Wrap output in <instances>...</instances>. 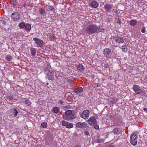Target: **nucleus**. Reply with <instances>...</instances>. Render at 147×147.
Instances as JSON below:
<instances>
[{
	"mask_svg": "<svg viewBox=\"0 0 147 147\" xmlns=\"http://www.w3.org/2000/svg\"><path fill=\"white\" fill-rule=\"evenodd\" d=\"M121 23L120 20L119 18L117 20V23L119 24H121Z\"/></svg>",
	"mask_w": 147,
	"mask_h": 147,
	"instance_id": "obj_38",
	"label": "nucleus"
},
{
	"mask_svg": "<svg viewBox=\"0 0 147 147\" xmlns=\"http://www.w3.org/2000/svg\"><path fill=\"white\" fill-rule=\"evenodd\" d=\"M88 121V124L91 125H95L96 123V120L94 116L90 117Z\"/></svg>",
	"mask_w": 147,
	"mask_h": 147,
	"instance_id": "obj_10",
	"label": "nucleus"
},
{
	"mask_svg": "<svg viewBox=\"0 0 147 147\" xmlns=\"http://www.w3.org/2000/svg\"><path fill=\"white\" fill-rule=\"evenodd\" d=\"M91 6L94 8H97L98 6V4L96 1H93L91 3Z\"/></svg>",
	"mask_w": 147,
	"mask_h": 147,
	"instance_id": "obj_19",
	"label": "nucleus"
},
{
	"mask_svg": "<svg viewBox=\"0 0 147 147\" xmlns=\"http://www.w3.org/2000/svg\"><path fill=\"white\" fill-rule=\"evenodd\" d=\"M113 11H114V9H113V11H112V12H113Z\"/></svg>",
	"mask_w": 147,
	"mask_h": 147,
	"instance_id": "obj_49",
	"label": "nucleus"
},
{
	"mask_svg": "<svg viewBox=\"0 0 147 147\" xmlns=\"http://www.w3.org/2000/svg\"><path fill=\"white\" fill-rule=\"evenodd\" d=\"M146 78L147 79V76H146Z\"/></svg>",
	"mask_w": 147,
	"mask_h": 147,
	"instance_id": "obj_50",
	"label": "nucleus"
},
{
	"mask_svg": "<svg viewBox=\"0 0 147 147\" xmlns=\"http://www.w3.org/2000/svg\"><path fill=\"white\" fill-rule=\"evenodd\" d=\"M77 70L80 71H82L84 69V67H83V65L81 64H79L77 66Z\"/></svg>",
	"mask_w": 147,
	"mask_h": 147,
	"instance_id": "obj_13",
	"label": "nucleus"
},
{
	"mask_svg": "<svg viewBox=\"0 0 147 147\" xmlns=\"http://www.w3.org/2000/svg\"><path fill=\"white\" fill-rule=\"evenodd\" d=\"M63 102L61 100H60L59 102V103L61 105H63Z\"/></svg>",
	"mask_w": 147,
	"mask_h": 147,
	"instance_id": "obj_43",
	"label": "nucleus"
},
{
	"mask_svg": "<svg viewBox=\"0 0 147 147\" xmlns=\"http://www.w3.org/2000/svg\"><path fill=\"white\" fill-rule=\"evenodd\" d=\"M25 29L27 30H30L31 28V25L28 23L26 24L25 25Z\"/></svg>",
	"mask_w": 147,
	"mask_h": 147,
	"instance_id": "obj_24",
	"label": "nucleus"
},
{
	"mask_svg": "<svg viewBox=\"0 0 147 147\" xmlns=\"http://www.w3.org/2000/svg\"><path fill=\"white\" fill-rule=\"evenodd\" d=\"M89 113V111L88 110H85L80 114V116L84 119H87L88 117Z\"/></svg>",
	"mask_w": 147,
	"mask_h": 147,
	"instance_id": "obj_7",
	"label": "nucleus"
},
{
	"mask_svg": "<svg viewBox=\"0 0 147 147\" xmlns=\"http://www.w3.org/2000/svg\"><path fill=\"white\" fill-rule=\"evenodd\" d=\"M109 67L108 65V63H106L104 65V67L105 68H108Z\"/></svg>",
	"mask_w": 147,
	"mask_h": 147,
	"instance_id": "obj_40",
	"label": "nucleus"
},
{
	"mask_svg": "<svg viewBox=\"0 0 147 147\" xmlns=\"http://www.w3.org/2000/svg\"><path fill=\"white\" fill-rule=\"evenodd\" d=\"M141 32L142 33H144L146 31V30H145V28L144 27H142L141 29Z\"/></svg>",
	"mask_w": 147,
	"mask_h": 147,
	"instance_id": "obj_36",
	"label": "nucleus"
},
{
	"mask_svg": "<svg viewBox=\"0 0 147 147\" xmlns=\"http://www.w3.org/2000/svg\"><path fill=\"white\" fill-rule=\"evenodd\" d=\"M13 113H14V117H16L17 116V114L18 113V111L17 110L14 108L13 109Z\"/></svg>",
	"mask_w": 147,
	"mask_h": 147,
	"instance_id": "obj_30",
	"label": "nucleus"
},
{
	"mask_svg": "<svg viewBox=\"0 0 147 147\" xmlns=\"http://www.w3.org/2000/svg\"><path fill=\"white\" fill-rule=\"evenodd\" d=\"M133 88L135 92L138 94H140L142 96H144L145 92L140 88L139 86L137 85H134L133 87Z\"/></svg>",
	"mask_w": 147,
	"mask_h": 147,
	"instance_id": "obj_3",
	"label": "nucleus"
},
{
	"mask_svg": "<svg viewBox=\"0 0 147 147\" xmlns=\"http://www.w3.org/2000/svg\"><path fill=\"white\" fill-rule=\"evenodd\" d=\"M85 123L84 122H83L82 123H81L80 122H78L76 124V127L79 128H81L83 127V124H84Z\"/></svg>",
	"mask_w": 147,
	"mask_h": 147,
	"instance_id": "obj_21",
	"label": "nucleus"
},
{
	"mask_svg": "<svg viewBox=\"0 0 147 147\" xmlns=\"http://www.w3.org/2000/svg\"><path fill=\"white\" fill-rule=\"evenodd\" d=\"M112 132L114 135H118L121 134L122 130L119 128L115 127L113 129Z\"/></svg>",
	"mask_w": 147,
	"mask_h": 147,
	"instance_id": "obj_9",
	"label": "nucleus"
},
{
	"mask_svg": "<svg viewBox=\"0 0 147 147\" xmlns=\"http://www.w3.org/2000/svg\"><path fill=\"white\" fill-rule=\"evenodd\" d=\"M51 68V66L49 64H47L46 67L45 68L44 71L45 72H49L50 71V69Z\"/></svg>",
	"mask_w": 147,
	"mask_h": 147,
	"instance_id": "obj_22",
	"label": "nucleus"
},
{
	"mask_svg": "<svg viewBox=\"0 0 147 147\" xmlns=\"http://www.w3.org/2000/svg\"><path fill=\"white\" fill-rule=\"evenodd\" d=\"M75 147H79V146H78L77 145V146H75Z\"/></svg>",
	"mask_w": 147,
	"mask_h": 147,
	"instance_id": "obj_48",
	"label": "nucleus"
},
{
	"mask_svg": "<svg viewBox=\"0 0 147 147\" xmlns=\"http://www.w3.org/2000/svg\"><path fill=\"white\" fill-rule=\"evenodd\" d=\"M137 23V21L134 20H131L129 22V24L131 26H135Z\"/></svg>",
	"mask_w": 147,
	"mask_h": 147,
	"instance_id": "obj_20",
	"label": "nucleus"
},
{
	"mask_svg": "<svg viewBox=\"0 0 147 147\" xmlns=\"http://www.w3.org/2000/svg\"><path fill=\"white\" fill-rule=\"evenodd\" d=\"M55 11L54 7L52 6H50L49 8V13L50 15H53L55 13Z\"/></svg>",
	"mask_w": 147,
	"mask_h": 147,
	"instance_id": "obj_18",
	"label": "nucleus"
},
{
	"mask_svg": "<svg viewBox=\"0 0 147 147\" xmlns=\"http://www.w3.org/2000/svg\"><path fill=\"white\" fill-rule=\"evenodd\" d=\"M25 23L24 22L20 23L19 24V26L20 28H24V27H25Z\"/></svg>",
	"mask_w": 147,
	"mask_h": 147,
	"instance_id": "obj_29",
	"label": "nucleus"
},
{
	"mask_svg": "<svg viewBox=\"0 0 147 147\" xmlns=\"http://www.w3.org/2000/svg\"><path fill=\"white\" fill-rule=\"evenodd\" d=\"M25 104L28 106L30 105L31 103L30 101L28 100L25 101Z\"/></svg>",
	"mask_w": 147,
	"mask_h": 147,
	"instance_id": "obj_34",
	"label": "nucleus"
},
{
	"mask_svg": "<svg viewBox=\"0 0 147 147\" xmlns=\"http://www.w3.org/2000/svg\"><path fill=\"white\" fill-rule=\"evenodd\" d=\"M10 3L11 5L15 7L17 6L19 4L16 0H10Z\"/></svg>",
	"mask_w": 147,
	"mask_h": 147,
	"instance_id": "obj_14",
	"label": "nucleus"
},
{
	"mask_svg": "<svg viewBox=\"0 0 147 147\" xmlns=\"http://www.w3.org/2000/svg\"><path fill=\"white\" fill-rule=\"evenodd\" d=\"M84 134L86 136H88L89 135V133L88 131H85L84 132Z\"/></svg>",
	"mask_w": 147,
	"mask_h": 147,
	"instance_id": "obj_39",
	"label": "nucleus"
},
{
	"mask_svg": "<svg viewBox=\"0 0 147 147\" xmlns=\"http://www.w3.org/2000/svg\"><path fill=\"white\" fill-rule=\"evenodd\" d=\"M53 111L55 113H57L59 112V109L58 107H55L53 108Z\"/></svg>",
	"mask_w": 147,
	"mask_h": 147,
	"instance_id": "obj_25",
	"label": "nucleus"
},
{
	"mask_svg": "<svg viewBox=\"0 0 147 147\" xmlns=\"http://www.w3.org/2000/svg\"><path fill=\"white\" fill-rule=\"evenodd\" d=\"M122 50L123 52H126L127 51V47L126 45H123L122 47Z\"/></svg>",
	"mask_w": 147,
	"mask_h": 147,
	"instance_id": "obj_28",
	"label": "nucleus"
},
{
	"mask_svg": "<svg viewBox=\"0 0 147 147\" xmlns=\"http://www.w3.org/2000/svg\"><path fill=\"white\" fill-rule=\"evenodd\" d=\"M31 53L33 55H34L36 53V51L34 49H32L31 50Z\"/></svg>",
	"mask_w": 147,
	"mask_h": 147,
	"instance_id": "obj_33",
	"label": "nucleus"
},
{
	"mask_svg": "<svg viewBox=\"0 0 147 147\" xmlns=\"http://www.w3.org/2000/svg\"><path fill=\"white\" fill-rule=\"evenodd\" d=\"M76 115L74 113V111L67 110L65 112V115H63V119L66 120L74 119L76 118Z\"/></svg>",
	"mask_w": 147,
	"mask_h": 147,
	"instance_id": "obj_2",
	"label": "nucleus"
},
{
	"mask_svg": "<svg viewBox=\"0 0 147 147\" xmlns=\"http://www.w3.org/2000/svg\"><path fill=\"white\" fill-rule=\"evenodd\" d=\"M143 110L144 111H146V113H147V108H144Z\"/></svg>",
	"mask_w": 147,
	"mask_h": 147,
	"instance_id": "obj_45",
	"label": "nucleus"
},
{
	"mask_svg": "<svg viewBox=\"0 0 147 147\" xmlns=\"http://www.w3.org/2000/svg\"><path fill=\"white\" fill-rule=\"evenodd\" d=\"M47 76L49 80H53L54 79V73L51 71H49L47 73Z\"/></svg>",
	"mask_w": 147,
	"mask_h": 147,
	"instance_id": "obj_11",
	"label": "nucleus"
},
{
	"mask_svg": "<svg viewBox=\"0 0 147 147\" xmlns=\"http://www.w3.org/2000/svg\"><path fill=\"white\" fill-rule=\"evenodd\" d=\"M99 26L94 24H92L88 26L85 29V32L89 35L97 32H99Z\"/></svg>",
	"mask_w": 147,
	"mask_h": 147,
	"instance_id": "obj_1",
	"label": "nucleus"
},
{
	"mask_svg": "<svg viewBox=\"0 0 147 147\" xmlns=\"http://www.w3.org/2000/svg\"><path fill=\"white\" fill-rule=\"evenodd\" d=\"M103 53L104 55L107 56L110 54L111 51L108 48L105 49L103 51Z\"/></svg>",
	"mask_w": 147,
	"mask_h": 147,
	"instance_id": "obj_17",
	"label": "nucleus"
},
{
	"mask_svg": "<svg viewBox=\"0 0 147 147\" xmlns=\"http://www.w3.org/2000/svg\"><path fill=\"white\" fill-rule=\"evenodd\" d=\"M104 141V140L103 139H98L97 140V142L98 143L102 142Z\"/></svg>",
	"mask_w": 147,
	"mask_h": 147,
	"instance_id": "obj_31",
	"label": "nucleus"
},
{
	"mask_svg": "<svg viewBox=\"0 0 147 147\" xmlns=\"http://www.w3.org/2000/svg\"><path fill=\"white\" fill-rule=\"evenodd\" d=\"M73 127V124L69 123L67 122L66 127L68 128H71Z\"/></svg>",
	"mask_w": 147,
	"mask_h": 147,
	"instance_id": "obj_27",
	"label": "nucleus"
},
{
	"mask_svg": "<svg viewBox=\"0 0 147 147\" xmlns=\"http://www.w3.org/2000/svg\"><path fill=\"white\" fill-rule=\"evenodd\" d=\"M46 84H47V85H48L49 84L48 83H47Z\"/></svg>",
	"mask_w": 147,
	"mask_h": 147,
	"instance_id": "obj_47",
	"label": "nucleus"
},
{
	"mask_svg": "<svg viewBox=\"0 0 147 147\" xmlns=\"http://www.w3.org/2000/svg\"><path fill=\"white\" fill-rule=\"evenodd\" d=\"M2 23L4 25H5L6 24V22L5 21L3 20L2 21Z\"/></svg>",
	"mask_w": 147,
	"mask_h": 147,
	"instance_id": "obj_44",
	"label": "nucleus"
},
{
	"mask_svg": "<svg viewBox=\"0 0 147 147\" xmlns=\"http://www.w3.org/2000/svg\"><path fill=\"white\" fill-rule=\"evenodd\" d=\"M113 39L115 42L119 44L124 43L125 39L121 36H113Z\"/></svg>",
	"mask_w": 147,
	"mask_h": 147,
	"instance_id": "obj_4",
	"label": "nucleus"
},
{
	"mask_svg": "<svg viewBox=\"0 0 147 147\" xmlns=\"http://www.w3.org/2000/svg\"><path fill=\"white\" fill-rule=\"evenodd\" d=\"M6 59L8 61H10L11 59V57L10 55H8L6 56Z\"/></svg>",
	"mask_w": 147,
	"mask_h": 147,
	"instance_id": "obj_32",
	"label": "nucleus"
},
{
	"mask_svg": "<svg viewBox=\"0 0 147 147\" xmlns=\"http://www.w3.org/2000/svg\"><path fill=\"white\" fill-rule=\"evenodd\" d=\"M130 141L132 145H136L137 143V136L135 134H131L130 136Z\"/></svg>",
	"mask_w": 147,
	"mask_h": 147,
	"instance_id": "obj_5",
	"label": "nucleus"
},
{
	"mask_svg": "<svg viewBox=\"0 0 147 147\" xmlns=\"http://www.w3.org/2000/svg\"><path fill=\"white\" fill-rule=\"evenodd\" d=\"M20 14L18 12H14L12 13L11 17L14 21H17L20 19Z\"/></svg>",
	"mask_w": 147,
	"mask_h": 147,
	"instance_id": "obj_6",
	"label": "nucleus"
},
{
	"mask_svg": "<svg viewBox=\"0 0 147 147\" xmlns=\"http://www.w3.org/2000/svg\"><path fill=\"white\" fill-rule=\"evenodd\" d=\"M47 123L45 122H43L41 123V125L40 126V127H41V128H46L47 127Z\"/></svg>",
	"mask_w": 147,
	"mask_h": 147,
	"instance_id": "obj_26",
	"label": "nucleus"
},
{
	"mask_svg": "<svg viewBox=\"0 0 147 147\" xmlns=\"http://www.w3.org/2000/svg\"><path fill=\"white\" fill-rule=\"evenodd\" d=\"M49 39L51 41H54L55 39V36L54 34H51L47 36Z\"/></svg>",
	"mask_w": 147,
	"mask_h": 147,
	"instance_id": "obj_15",
	"label": "nucleus"
},
{
	"mask_svg": "<svg viewBox=\"0 0 147 147\" xmlns=\"http://www.w3.org/2000/svg\"><path fill=\"white\" fill-rule=\"evenodd\" d=\"M33 39L35 41L36 43L37 44L39 47H43L44 44L42 40L37 38H34Z\"/></svg>",
	"mask_w": 147,
	"mask_h": 147,
	"instance_id": "obj_8",
	"label": "nucleus"
},
{
	"mask_svg": "<svg viewBox=\"0 0 147 147\" xmlns=\"http://www.w3.org/2000/svg\"><path fill=\"white\" fill-rule=\"evenodd\" d=\"M104 8L107 11H109L113 8V5L109 3H107L104 5Z\"/></svg>",
	"mask_w": 147,
	"mask_h": 147,
	"instance_id": "obj_12",
	"label": "nucleus"
},
{
	"mask_svg": "<svg viewBox=\"0 0 147 147\" xmlns=\"http://www.w3.org/2000/svg\"><path fill=\"white\" fill-rule=\"evenodd\" d=\"M39 12L40 14L43 16H44L45 14V9L44 8L40 9Z\"/></svg>",
	"mask_w": 147,
	"mask_h": 147,
	"instance_id": "obj_23",
	"label": "nucleus"
},
{
	"mask_svg": "<svg viewBox=\"0 0 147 147\" xmlns=\"http://www.w3.org/2000/svg\"><path fill=\"white\" fill-rule=\"evenodd\" d=\"M99 32H103L104 30V29H100V28L99 27Z\"/></svg>",
	"mask_w": 147,
	"mask_h": 147,
	"instance_id": "obj_42",
	"label": "nucleus"
},
{
	"mask_svg": "<svg viewBox=\"0 0 147 147\" xmlns=\"http://www.w3.org/2000/svg\"><path fill=\"white\" fill-rule=\"evenodd\" d=\"M94 125V128L96 129H98L99 128V126H98L96 125V123L95 125Z\"/></svg>",
	"mask_w": 147,
	"mask_h": 147,
	"instance_id": "obj_37",
	"label": "nucleus"
},
{
	"mask_svg": "<svg viewBox=\"0 0 147 147\" xmlns=\"http://www.w3.org/2000/svg\"><path fill=\"white\" fill-rule=\"evenodd\" d=\"M9 98L10 101L13 99V97L12 96H10L9 97Z\"/></svg>",
	"mask_w": 147,
	"mask_h": 147,
	"instance_id": "obj_41",
	"label": "nucleus"
},
{
	"mask_svg": "<svg viewBox=\"0 0 147 147\" xmlns=\"http://www.w3.org/2000/svg\"><path fill=\"white\" fill-rule=\"evenodd\" d=\"M83 91V90L82 88V87H79L75 89L74 92L76 93L79 94L81 93Z\"/></svg>",
	"mask_w": 147,
	"mask_h": 147,
	"instance_id": "obj_16",
	"label": "nucleus"
},
{
	"mask_svg": "<svg viewBox=\"0 0 147 147\" xmlns=\"http://www.w3.org/2000/svg\"><path fill=\"white\" fill-rule=\"evenodd\" d=\"M67 122H66L65 121H62V124L63 126H66L67 123Z\"/></svg>",
	"mask_w": 147,
	"mask_h": 147,
	"instance_id": "obj_35",
	"label": "nucleus"
},
{
	"mask_svg": "<svg viewBox=\"0 0 147 147\" xmlns=\"http://www.w3.org/2000/svg\"><path fill=\"white\" fill-rule=\"evenodd\" d=\"M95 86L96 87H98L99 86L98 84H95Z\"/></svg>",
	"mask_w": 147,
	"mask_h": 147,
	"instance_id": "obj_46",
	"label": "nucleus"
}]
</instances>
